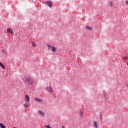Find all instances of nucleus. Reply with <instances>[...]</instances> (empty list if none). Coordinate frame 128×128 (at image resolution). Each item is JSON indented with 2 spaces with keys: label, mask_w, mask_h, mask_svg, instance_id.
Returning a JSON list of instances; mask_svg holds the SVG:
<instances>
[{
  "label": "nucleus",
  "mask_w": 128,
  "mask_h": 128,
  "mask_svg": "<svg viewBox=\"0 0 128 128\" xmlns=\"http://www.w3.org/2000/svg\"><path fill=\"white\" fill-rule=\"evenodd\" d=\"M46 46L48 47V49L50 50L52 52H58V49L56 48V47L52 46L48 44Z\"/></svg>",
  "instance_id": "1"
},
{
  "label": "nucleus",
  "mask_w": 128,
  "mask_h": 128,
  "mask_svg": "<svg viewBox=\"0 0 128 128\" xmlns=\"http://www.w3.org/2000/svg\"><path fill=\"white\" fill-rule=\"evenodd\" d=\"M25 80L26 82L30 84H34V80L30 78H27Z\"/></svg>",
  "instance_id": "2"
},
{
  "label": "nucleus",
  "mask_w": 128,
  "mask_h": 128,
  "mask_svg": "<svg viewBox=\"0 0 128 128\" xmlns=\"http://www.w3.org/2000/svg\"><path fill=\"white\" fill-rule=\"evenodd\" d=\"M24 100L27 102H30V96H28V95H26Z\"/></svg>",
  "instance_id": "3"
},
{
  "label": "nucleus",
  "mask_w": 128,
  "mask_h": 128,
  "mask_svg": "<svg viewBox=\"0 0 128 128\" xmlns=\"http://www.w3.org/2000/svg\"><path fill=\"white\" fill-rule=\"evenodd\" d=\"M46 90L47 92H52V86H48L46 88Z\"/></svg>",
  "instance_id": "4"
},
{
  "label": "nucleus",
  "mask_w": 128,
  "mask_h": 128,
  "mask_svg": "<svg viewBox=\"0 0 128 128\" xmlns=\"http://www.w3.org/2000/svg\"><path fill=\"white\" fill-rule=\"evenodd\" d=\"M38 114L40 116H44V112L42 110H39L38 111Z\"/></svg>",
  "instance_id": "5"
},
{
  "label": "nucleus",
  "mask_w": 128,
  "mask_h": 128,
  "mask_svg": "<svg viewBox=\"0 0 128 128\" xmlns=\"http://www.w3.org/2000/svg\"><path fill=\"white\" fill-rule=\"evenodd\" d=\"M34 100L36 102H42V100L38 98H34Z\"/></svg>",
  "instance_id": "6"
},
{
  "label": "nucleus",
  "mask_w": 128,
  "mask_h": 128,
  "mask_svg": "<svg viewBox=\"0 0 128 128\" xmlns=\"http://www.w3.org/2000/svg\"><path fill=\"white\" fill-rule=\"evenodd\" d=\"M7 32H9V34H14V31H12V30L11 28H7Z\"/></svg>",
  "instance_id": "7"
},
{
  "label": "nucleus",
  "mask_w": 128,
  "mask_h": 128,
  "mask_svg": "<svg viewBox=\"0 0 128 128\" xmlns=\"http://www.w3.org/2000/svg\"><path fill=\"white\" fill-rule=\"evenodd\" d=\"M46 4H48V6H50V8H52V4L50 1H47L46 2Z\"/></svg>",
  "instance_id": "8"
},
{
  "label": "nucleus",
  "mask_w": 128,
  "mask_h": 128,
  "mask_svg": "<svg viewBox=\"0 0 128 128\" xmlns=\"http://www.w3.org/2000/svg\"><path fill=\"white\" fill-rule=\"evenodd\" d=\"M23 104L24 108H28V102H25V103H24Z\"/></svg>",
  "instance_id": "9"
},
{
  "label": "nucleus",
  "mask_w": 128,
  "mask_h": 128,
  "mask_svg": "<svg viewBox=\"0 0 128 128\" xmlns=\"http://www.w3.org/2000/svg\"><path fill=\"white\" fill-rule=\"evenodd\" d=\"M0 66H1V68H2L3 70L6 69V68H4V64H2V63H1L0 62Z\"/></svg>",
  "instance_id": "10"
},
{
  "label": "nucleus",
  "mask_w": 128,
  "mask_h": 128,
  "mask_svg": "<svg viewBox=\"0 0 128 128\" xmlns=\"http://www.w3.org/2000/svg\"><path fill=\"white\" fill-rule=\"evenodd\" d=\"M94 124L95 128H98V123H96V121L94 122Z\"/></svg>",
  "instance_id": "11"
},
{
  "label": "nucleus",
  "mask_w": 128,
  "mask_h": 128,
  "mask_svg": "<svg viewBox=\"0 0 128 128\" xmlns=\"http://www.w3.org/2000/svg\"><path fill=\"white\" fill-rule=\"evenodd\" d=\"M0 128H6V126L2 124V123H0Z\"/></svg>",
  "instance_id": "12"
},
{
  "label": "nucleus",
  "mask_w": 128,
  "mask_h": 128,
  "mask_svg": "<svg viewBox=\"0 0 128 128\" xmlns=\"http://www.w3.org/2000/svg\"><path fill=\"white\" fill-rule=\"evenodd\" d=\"M44 128H52L50 127V124H48V126H46V125L44 126Z\"/></svg>",
  "instance_id": "13"
},
{
  "label": "nucleus",
  "mask_w": 128,
  "mask_h": 128,
  "mask_svg": "<svg viewBox=\"0 0 128 128\" xmlns=\"http://www.w3.org/2000/svg\"><path fill=\"white\" fill-rule=\"evenodd\" d=\"M86 30H92V28L90 26H86Z\"/></svg>",
  "instance_id": "14"
},
{
  "label": "nucleus",
  "mask_w": 128,
  "mask_h": 128,
  "mask_svg": "<svg viewBox=\"0 0 128 128\" xmlns=\"http://www.w3.org/2000/svg\"><path fill=\"white\" fill-rule=\"evenodd\" d=\"M123 60H128V57L124 56V57L123 58Z\"/></svg>",
  "instance_id": "15"
},
{
  "label": "nucleus",
  "mask_w": 128,
  "mask_h": 128,
  "mask_svg": "<svg viewBox=\"0 0 128 128\" xmlns=\"http://www.w3.org/2000/svg\"><path fill=\"white\" fill-rule=\"evenodd\" d=\"M32 46H36V44L34 42H32Z\"/></svg>",
  "instance_id": "16"
},
{
  "label": "nucleus",
  "mask_w": 128,
  "mask_h": 128,
  "mask_svg": "<svg viewBox=\"0 0 128 128\" xmlns=\"http://www.w3.org/2000/svg\"><path fill=\"white\" fill-rule=\"evenodd\" d=\"M125 4H126V6H128V0H126L125 1Z\"/></svg>",
  "instance_id": "17"
},
{
  "label": "nucleus",
  "mask_w": 128,
  "mask_h": 128,
  "mask_svg": "<svg viewBox=\"0 0 128 128\" xmlns=\"http://www.w3.org/2000/svg\"><path fill=\"white\" fill-rule=\"evenodd\" d=\"M100 120H102V114H100Z\"/></svg>",
  "instance_id": "18"
},
{
  "label": "nucleus",
  "mask_w": 128,
  "mask_h": 128,
  "mask_svg": "<svg viewBox=\"0 0 128 128\" xmlns=\"http://www.w3.org/2000/svg\"><path fill=\"white\" fill-rule=\"evenodd\" d=\"M110 6H112V2H110Z\"/></svg>",
  "instance_id": "19"
},
{
  "label": "nucleus",
  "mask_w": 128,
  "mask_h": 128,
  "mask_svg": "<svg viewBox=\"0 0 128 128\" xmlns=\"http://www.w3.org/2000/svg\"><path fill=\"white\" fill-rule=\"evenodd\" d=\"M2 52L3 54H6V50H2Z\"/></svg>",
  "instance_id": "20"
},
{
  "label": "nucleus",
  "mask_w": 128,
  "mask_h": 128,
  "mask_svg": "<svg viewBox=\"0 0 128 128\" xmlns=\"http://www.w3.org/2000/svg\"><path fill=\"white\" fill-rule=\"evenodd\" d=\"M62 128H66V127H64V126H62Z\"/></svg>",
  "instance_id": "21"
},
{
  "label": "nucleus",
  "mask_w": 128,
  "mask_h": 128,
  "mask_svg": "<svg viewBox=\"0 0 128 128\" xmlns=\"http://www.w3.org/2000/svg\"><path fill=\"white\" fill-rule=\"evenodd\" d=\"M12 128H16V127H13Z\"/></svg>",
  "instance_id": "22"
}]
</instances>
